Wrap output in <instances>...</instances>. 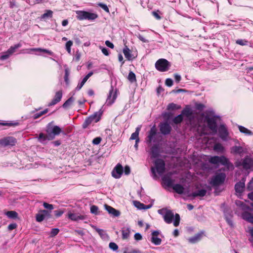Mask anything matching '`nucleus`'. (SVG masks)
I'll list each match as a JSON object with an SVG mask.
<instances>
[{
	"label": "nucleus",
	"instance_id": "b1692460",
	"mask_svg": "<svg viewBox=\"0 0 253 253\" xmlns=\"http://www.w3.org/2000/svg\"><path fill=\"white\" fill-rule=\"evenodd\" d=\"M26 50H27V51L25 52L24 53H27L29 54V53H31V51H42V52L48 53V54H49L50 55L53 54V52L52 51L48 50L47 49H42L41 48H30L29 49H27Z\"/></svg>",
	"mask_w": 253,
	"mask_h": 253
},
{
	"label": "nucleus",
	"instance_id": "4be33fe9",
	"mask_svg": "<svg viewBox=\"0 0 253 253\" xmlns=\"http://www.w3.org/2000/svg\"><path fill=\"white\" fill-rule=\"evenodd\" d=\"M242 217L248 222L253 223V214L245 211L242 213Z\"/></svg>",
	"mask_w": 253,
	"mask_h": 253
},
{
	"label": "nucleus",
	"instance_id": "6e6d98bb",
	"mask_svg": "<svg viewBox=\"0 0 253 253\" xmlns=\"http://www.w3.org/2000/svg\"><path fill=\"white\" fill-rule=\"evenodd\" d=\"M43 206L44 208L48 209L50 211H51L53 209V206L52 204H49L47 203L44 202L43 204Z\"/></svg>",
	"mask_w": 253,
	"mask_h": 253
},
{
	"label": "nucleus",
	"instance_id": "a18cd8bd",
	"mask_svg": "<svg viewBox=\"0 0 253 253\" xmlns=\"http://www.w3.org/2000/svg\"><path fill=\"white\" fill-rule=\"evenodd\" d=\"M73 45V42L71 41H68L65 45L66 46V49L68 51L69 53H71V47Z\"/></svg>",
	"mask_w": 253,
	"mask_h": 253
},
{
	"label": "nucleus",
	"instance_id": "680f3d73",
	"mask_svg": "<svg viewBox=\"0 0 253 253\" xmlns=\"http://www.w3.org/2000/svg\"><path fill=\"white\" fill-rule=\"evenodd\" d=\"M166 85H167L168 86H171L173 84V81L172 79L168 78L167 79L165 82Z\"/></svg>",
	"mask_w": 253,
	"mask_h": 253
},
{
	"label": "nucleus",
	"instance_id": "49530a36",
	"mask_svg": "<svg viewBox=\"0 0 253 253\" xmlns=\"http://www.w3.org/2000/svg\"><path fill=\"white\" fill-rule=\"evenodd\" d=\"M180 108V106H178L176 104L171 103L168 106V109L169 110H173Z\"/></svg>",
	"mask_w": 253,
	"mask_h": 253
},
{
	"label": "nucleus",
	"instance_id": "3c124183",
	"mask_svg": "<svg viewBox=\"0 0 253 253\" xmlns=\"http://www.w3.org/2000/svg\"><path fill=\"white\" fill-rule=\"evenodd\" d=\"M59 232V229L58 228H53L51 229V232L50 233V236L51 237H53L57 235Z\"/></svg>",
	"mask_w": 253,
	"mask_h": 253
},
{
	"label": "nucleus",
	"instance_id": "cd10ccee",
	"mask_svg": "<svg viewBox=\"0 0 253 253\" xmlns=\"http://www.w3.org/2000/svg\"><path fill=\"white\" fill-rule=\"evenodd\" d=\"M51 139H49L48 134L45 135L42 133H41L39 134L38 137V140L42 143L45 144L47 141L51 140Z\"/></svg>",
	"mask_w": 253,
	"mask_h": 253
},
{
	"label": "nucleus",
	"instance_id": "6ab92c4d",
	"mask_svg": "<svg viewBox=\"0 0 253 253\" xmlns=\"http://www.w3.org/2000/svg\"><path fill=\"white\" fill-rule=\"evenodd\" d=\"M68 217L73 221H77L79 220H84L85 218V216L79 214L78 213H74L71 212H68Z\"/></svg>",
	"mask_w": 253,
	"mask_h": 253
},
{
	"label": "nucleus",
	"instance_id": "13d9d810",
	"mask_svg": "<svg viewBox=\"0 0 253 253\" xmlns=\"http://www.w3.org/2000/svg\"><path fill=\"white\" fill-rule=\"evenodd\" d=\"M70 74V70L68 68H66L65 69V81L67 83L68 81V77Z\"/></svg>",
	"mask_w": 253,
	"mask_h": 253
},
{
	"label": "nucleus",
	"instance_id": "9b49d317",
	"mask_svg": "<svg viewBox=\"0 0 253 253\" xmlns=\"http://www.w3.org/2000/svg\"><path fill=\"white\" fill-rule=\"evenodd\" d=\"M123 172V168L121 164H118L112 170V175L115 178H119L122 175Z\"/></svg>",
	"mask_w": 253,
	"mask_h": 253
},
{
	"label": "nucleus",
	"instance_id": "4d7b16f0",
	"mask_svg": "<svg viewBox=\"0 0 253 253\" xmlns=\"http://www.w3.org/2000/svg\"><path fill=\"white\" fill-rule=\"evenodd\" d=\"M101 140H102V139L101 137H97L93 139L92 143L94 145H98L100 143Z\"/></svg>",
	"mask_w": 253,
	"mask_h": 253
},
{
	"label": "nucleus",
	"instance_id": "338daca9",
	"mask_svg": "<svg viewBox=\"0 0 253 253\" xmlns=\"http://www.w3.org/2000/svg\"><path fill=\"white\" fill-rule=\"evenodd\" d=\"M134 239L136 241L141 240L142 239L141 235L139 233H136L134 234Z\"/></svg>",
	"mask_w": 253,
	"mask_h": 253
},
{
	"label": "nucleus",
	"instance_id": "58836bf2",
	"mask_svg": "<svg viewBox=\"0 0 253 253\" xmlns=\"http://www.w3.org/2000/svg\"><path fill=\"white\" fill-rule=\"evenodd\" d=\"M202 234H200V233L196 235H195L194 237L189 238L188 239V240L190 243H195L199 241L200 240V239L202 237Z\"/></svg>",
	"mask_w": 253,
	"mask_h": 253
},
{
	"label": "nucleus",
	"instance_id": "423d86ee",
	"mask_svg": "<svg viewBox=\"0 0 253 253\" xmlns=\"http://www.w3.org/2000/svg\"><path fill=\"white\" fill-rule=\"evenodd\" d=\"M209 161L210 163L213 164H221L224 166H227L229 164L228 160L224 156H213L211 157Z\"/></svg>",
	"mask_w": 253,
	"mask_h": 253
},
{
	"label": "nucleus",
	"instance_id": "f8f14e48",
	"mask_svg": "<svg viewBox=\"0 0 253 253\" xmlns=\"http://www.w3.org/2000/svg\"><path fill=\"white\" fill-rule=\"evenodd\" d=\"M242 166L246 169H253V159L250 157H246L243 160Z\"/></svg>",
	"mask_w": 253,
	"mask_h": 253
},
{
	"label": "nucleus",
	"instance_id": "ddd939ff",
	"mask_svg": "<svg viewBox=\"0 0 253 253\" xmlns=\"http://www.w3.org/2000/svg\"><path fill=\"white\" fill-rule=\"evenodd\" d=\"M207 124L209 128L212 131V133L215 134L217 132V126L215 120L213 118H208Z\"/></svg>",
	"mask_w": 253,
	"mask_h": 253
},
{
	"label": "nucleus",
	"instance_id": "2eb2a0df",
	"mask_svg": "<svg viewBox=\"0 0 253 253\" xmlns=\"http://www.w3.org/2000/svg\"><path fill=\"white\" fill-rule=\"evenodd\" d=\"M245 179L243 178L242 180L235 184V189L236 193H239L240 195L243 192L245 189Z\"/></svg>",
	"mask_w": 253,
	"mask_h": 253
},
{
	"label": "nucleus",
	"instance_id": "09e8293b",
	"mask_svg": "<svg viewBox=\"0 0 253 253\" xmlns=\"http://www.w3.org/2000/svg\"><path fill=\"white\" fill-rule=\"evenodd\" d=\"M236 43L241 45H246L248 44V41L246 40L239 39L236 41Z\"/></svg>",
	"mask_w": 253,
	"mask_h": 253
},
{
	"label": "nucleus",
	"instance_id": "f257e3e1",
	"mask_svg": "<svg viewBox=\"0 0 253 253\" xmlns=\"http://www.w3.org/2000/svg\"><path fill=\"white\" fill-rule=\"evenodd\" d=\"M158 213L162 215L164 221L168 224L171 223L173 221V225L177 227L180 223V217L178 213L174 214L173 212L167 208H163L158 211Z\"/></svg>",
	"mask_w": 253,
	"mask_h": 253
},
{
	"label": "nucleus",
	"instance_id": "a211bd4d",
	"mask_svg": "<svg viewBox=\"0 0 253 253\" xmlns=\"http://www.w3.org/2000/svg\"><path fill=\"white\" fill-rule=\"evenodd\" d=\"M62 97V91L61 90L56 92L54 98L49 103L48 106H51L55 105L61 100Z\"/></svg>",
	"mask_w": 253,
	"mask_h": 253
},
{
	"label": "nucleus",
	"instance_id": "7ed1b4c3",
	"mask_svg": "<svg viewBox=\"0 0 253 253\" xmlns=\"http://www.w3.org/2000/svg\"><path fill=\"white\" fill-rule=\"evenodd\" d=\"M46 131L48 134L49 139L53 140L56 135L62 132L61 129L57 126H51L50 124L47 126Z\"/></svg>",
	"mask_w": 253,
	"mask_h": 253
},
{
	"label": "nucleus",
	"instance_id": "37998d69",
	"mask_svg": "<svg viewBox=\"0 0 253 253\" xmlns=\"http://www.w3.org/2000/svg\"><path fill=\"white\" fill-rule=\"evenodd\" d=\"M135 206L139 209L142 210V209H149L150 206H146L144 204L141 203L139 202H136Z\"/></svg>",
	"mask_w": 253,
	"mask_h": 253
},
{
	"label": "nucleus",
	"instance_id": "69168bd1",
	"mask_svg": "<svg viewBox=\"0 0 253 253\" xmlns=\"http://www.w3.org/2000/svg\"><path fill=\"white\" fill-rule=\"evenodd\" d=\"M137 38L143 42L147 43L149 42V41L148 40H146L145 38H144L142 35L140 34H138L137 35Z\"/></svg>",
	"mask_w": 253,
	"mask_h": 253
},
{
	"label": "nucleus",
	"instance_id": "dca6fc26",
	"mask_svg": "<svg viewBox=\"0 0 253 253\" xmlns=\"http://www.w3.org/2000/svg\"><path fill=\"white\" fill-rule=\"evenodd\" d=\"M160 234L159 231H154L152 233L151 242L155 245H159L161 244L162 240L158 236Z\"/></svg>",
	"mask_w": 253,
	"mask_h": 253
},
{
	"label": "nucleus",
	"instance_id": "4468645a",
	"mask_svg": "<svg viewBox=\"0 0 253 253\" xmlns=\"http://www.w3.org/2000/svg\"><path fill=\"white\" fill-rule=\"evenodd\" d=\"M218 132L219 136L222 139L224 140H226L228 133L227 129L224 125H221L218 128Z\"/></svg>",
	"mask_w": 253,
	"mask_h": 253
},
{
	"label": "nucleus",
	"instance_id": "c9c22d12",
	"mask_svg": "<svg viewBox=\"0 0 253 253\" xmlns=\"http://www.w3.org/2000/svg\"><path fill=\"white\" fill-rule=\"evenodd\" d=\"M5 214L8 218L11 219H15L18 217V213L13 211H8L6 212Z\"/></svg>",
	"mask_w": 253,
	"mask_h": 253
},
{
	"label": "nucleus",
	"instance_id": "9d476101",
	"mask_svg": "<svg viewBox=\"0 0 253 253\" xmlns=\"http://www.w3.org/2000/svg\"><path fill=\"white\" fill-rule=\"evenodd\" d=\"M117 98V91L114 90V88L111 86L109 91V94L106 99V103L107 105H112L115 101Z\"/></svg>",
	"mask_w": 253,
	"mask_h": 253
},
{
	"label": "nucleus",
	"instance_id": "2f4dec72",
	"mask_svg": "<svg viewBox=\"0 0 253 253\" xmlns=\"http://www.w3.org/2000/svg\"><path fill=\"white\" fill-rule=\"evenodd\" d=\"M140 130V127H139V126L137 127L136 128L135 131L131 134L129 139L130 140H135V141H136L137 140H139V133Z\"/></svg>",
	"mask_w": 253,
	"mask_h": 253
},
{
	"label": "nucleus",
	"instance_id": "412c9836",
	"mask_svg": "<svg viewBox=\"0 0 253 253\" xmlns=\"http://www.w3.org/2000/svg\"><path fill=\"white\" fill-rule=\"evenodd\" d=\"M105 207L107 211L114 216L117 217L120 215V212L119 211L108 205H105Z\"/></svg>",
	"mask_w": 253,
	"mask_h": 253
},
{
	"label": "nucleus",
	"instance_id": "a878e982",
	"mask_svg": "<svg viewBox=\"0 0 253 253\" xmlns=\"http://www.w3.org/2000/svg\"><path fill=\"white\" fill-rule=\"evenodd\" d=\"M76 18L79 20H85L86 11L84 10H77L75 11Z\"/></svg>",
	"mask_w": 253,
	"mask_h": 253
},
{
	"label": "nucleus",
	"instance_id": "473e14b6",
	"mask_svg": "<svg viewBox=\"0 0 253 253\" xmlns=\"http://www.w3.org/2000/svg\"><path fill=\"white\" fill-rule=\"evenodd\" d=\"M238 128H239L240 131L242 133H244L245 135H253V133L250 130L245 127L244 126H239Z\"/></svg>",
	"mask_w": 253,
	"mask_h": 253
},
{
	"label": "nucleus",
	"instance_id": "052dcab7",
	"mask_svg": "<svg viewBox=\"0 0 253 253\" xmlns=\"http://www.w3.org/2000/svg\"><path fill=\"white\" fill-rule=\"evenodd\" d=\"M100 49H101L102 52L106 56H108L109 55V52L108 50L104 47L100 46Z\"/></svg>",
	"mask_w": 253,
	"mask_h": 253
},
{
	"label": "nucleus",
	"instance_id": "f03ea898",
	"mask_svg": "<svg viewBox=\"0 0 253 253\" xmlns=\"http://www.w3.org/2000/svg\"><path fill=\"white\" fill-rule=\"evenodd\" d=\"M155 168H152L151 170L154 175V177H156L155 169L158 173L161 175L163 173L165 169V164L164 161L161 159H157L155 162Z\"/></svg>",
	"mask_w": 253,
	"mask_h": 253
},
{
	"label": "nucleus",
	"instance_id": "c85d7f7f",
	"mask_svg": "<svg viewBox=\"0 0 253 253\" xmlns=\"http://www.w3.org/2000/svg\"><path fill=\"white\" fill-rule=\"evenodd\" d=\"M85 20H94L98 18V16L96 13H92L86 11Z\"/></svg>",
	"mask_w": 253,
	"mask_h": 253
},
{
	"label": "nucleus",
	"instance_id": "c756f323",
	"mask_svg": "<svg viewBox=\"0 0 253 253\" xmlns=\"http://www.w3.org/2000/svg\"><path fill=\"white\" fill-rule=\"evenodd\" d=\"M150 154L152 158H156L158 156L159 149L156 145H154L151 148Z\"/></svg>",
	"mask_w": 253,
	"mask_h": 253
},
{
	"label": "nucleus",
	"instance_id": "1a4fd4ad",
	"mask_svg": "<svg viewBox=\"0 0 253 253\" xmlns=\"http://www.w3.org/2000/svg\"><path fill=\"white\" fill-rule=\"evenodd\" d=\"M50 212L46 210L40 211L36 215V221L39 222L50 217Z\"/></svg>",
	"mask_w": 253,
	"mask_h": 253
},
{
	"label": "nucleus",
	"instance_id": "5fc2aeb1",
	"mask_svg": "<svg viewBox=\"0 0 253 253\" xmlns=\"http://www.w3.org/2000/svg\"><path fill=\"white\" fill-rule=\"evenodd\" d=\"M92 75V72H90L89 73H88L83 79L82 81V83H84V84L85 82L87 81V80L89 79V78Z\"/></svg>",
	"mask_w": 253,
	"mask_h": 253
},
{
	"label": "nucleus",
	"instance_id": "f704fd0d",
	"mask_svg": "<svg viewBox=\"0 0 253 253\" xmlns=\"http://www.w3.org/2000/svg\"><path fill=\"white\" fill-rule=\"evenodd\" d=\"M232 151L235 154L241 155L244 153V149L241 146H234L232 148Z\"/></svg>",
	"mask_w": 253,
	"mask_h": 253
},
{
	"label": "nucleus",
	"instance_id": "ea45409f",
	"mask_svg": "<svg viewBox=\"0 0 253 253\" xmlns=\"http://www.w3.org/2000/svg\"><path fill=\"white\" fill-rule=\"evenodd\" d=\"M213 150L218 152H223L224 147L220 143H216L213 147Z\"/></svg>",
	"mask_w": 253,
	"mask_h": 253
},
{
	"label": "nucleus",
	"instance_id": "8fccbe9b",
	"mask_svg": "<svg viewBox=\"0 0 253 253\" xmlns=\"http://www.w3.org/2000/svg\"><path fill=\"white\" fill-rule=\"evenodd\" d=\"M48 111V109H46L42 111H41V112H40L39 113H36L34 115V119H38V118H39V117L42 116V115H44V114H46V113H47Z\"/></svg>",
	"mask_w": 253,
	"mask_h": 253
},
{
	"label": "nucleus",
	"instance_id": "f3484780",
	"mask_svg": "<svg viewBox=\"0 0 253 253\" xmlns=\"http://www.w3.org/2000/svg\"><path fill=\"white\" fill-rule=\"evenodd\" d=\"M160 129L162 133L164 134H168L170 133L171 127L167 123H164L160 125Z\"/></svg>",
	"mask_w": 253,
	"mask_h": 253
},
{
	"label": "nucleus",
	"instance_id": "79ce46f5",
	"mask_svg": "<svg viewBox=\"0 0 253 253\" xmlns=\"http://www.w3.org/2000/svg\"><path fill=\"white\" fill-rule=\"evenodd\" d=\"M74 101V98L73 97L69 98L63 104V107L64 108H67L70 106Z\"/></svg>",
	"mask_w": 253,
	"mask_h": 253
},
{
	"label": "nucleus",
	"instance_id": "0e129e2a",
	"mask_svg": "<svg viewBox=\"0 0 253 253\" xmlns=\"http://www.w3.org/2000/svg\"><path fill=\"white\" fill-rule=\"evenodd\" d=\"M10 55L9 54V53H7V52L6 51V52H4L3 54V55H2L0 56V59L2 60H5V59H7L9 57Z\"/></svg>",
	"mask_w": 253,
	"mask_h": 253
},
{
	"label": "nucleus",
	"instance_id": "c03bdc74",
	"mask_svg": "<svg viewBox=\"0 0 253 253\" xmlns=\"http://www.w3.org/2000/svg\"><path fill=\"white\" fill-rule=\"evenodd\" d=\"M183 120V116H182V114H180V115H178V116H177L176 117H175L173 120V122L176 124H178L180 123H181Z\"/></svg>",
	"mask_w": 253,
	"mask_h": 253
},
{
	"label": "nucleus",
	"instance_id": "864d4df0",
	"mask_svg": "<svg viewBox=\"0 0 253 253\" xmlns=\"http://www.w3.org/2000/svg\"><path fill=\"white\" fill-rule=\"evenodd\" d=\"M109 247L113 251H117L118 249V245L114 242L110 243L109 245Z\"/></svg>",
	"mask_w": 253,
	"mask_h": 253
},
{
	"label": "nucleus",
	"instance_id": "774afa93",
	"mask_svg": "<svg viewBox=\"0 0 253 253\" xmlns=\"http://www.w3.org/2000/svg\"><path fill=\"white\" fill-rule=\"evenodd\" d=\"M247 188L249 190H252L253 189V178L248 183Z\"/></svg>",
	"mask_w": 253,
	"mask_h": 253
},
{
	"label": "nucleus",
	"instance_id": "39448f33",
	"mask_svg": "<svg viewBox=\"0 0 253 253\" xmlns=\"http://www.w3.org/2000/svg\"><path fill=\"white\" fill-rule=\"evenodd\" d=\"M101 114L98 112H96L90 116L84 121L83 124V127L85 128L91 124L98 122L101 118Z\"/></svg>",
	"mask_w": 253,
	"mask_h": 253
},
{
	"label": "nucleus",
	"instance_id": "bb28decb",
	"mask_svg": "<svg viewBox=\"0 0 253 253\" xmlns=\"http://www.w3.org/2000/svg\"><path fill=\"white\" fill-rule=\"evenodd\" d=\"M123 53L125 56V57L128 60H132V55L131 53V51L129 48L127 46H125V47L123 49Z\"/></svg>",
	"mask_w": 253,
	"mask_h": 253
},
{
	"label": "nucleus",
	"instance_id": "72a5a7b5",
	"mask_svg": "<svg viewBox=\"0 0 253 253\" xmlns=\"http://www.w3.org/2000/svg\"><path fill=\"white\" fill-rule=\"evenodd\" d=\"M182 116L184 115L187 118H190L192 115V111L189 107H186L182 111Z\"/></svg>",
	"mask_w": 253,
	"mask_h": 253
},
{
	"label": "nucleus",
	"instance_id": "0eeeda50",
	"mask_svg": "<svg viewBox=\"0 0 253 253\" xmlns=\"http://www.w3.org/2000/svg\"><path fill=\"white\" fill-rule=\"evenodd\" d=\"M225 177L226 175L223 173L217 174L212 178L210 183L213 186L219 185L223 183Z\"/></svg>",
	"mask_w": 253,
	"mask_h": 253
},
{
	"label": "nucleus",
	"instance_id": "e433bc0d",
	"mask_svg": "<svg viewBox=\"0 0 253 253\" xmlns=\"http://www.w3.org/2000/svg\"><path fill=\"white\" fill-rule=\"evenodd\" d=\"M163 181L164 183L169 187H172L173 185H174L173 184V181L169 177H164L163 178Z\"/></svg>",
	"mask_w": 253,
	"mask_h": 253
},
{
	"label": "nucleus",
	"instance_id": "a19ab883",
	"mask_svg": "<svg viewBox=\"0 0 253 253\" xmlns=\"http://www.w3.org/2000/svg\"><path fill=\"white\" fill-rule=\"evenodd\" d=\"M127 79L131 83L135 82L136 81L135 74L133 72L130 71L127 77Z\"/></svg>",
	"mask_w": 253,
	"mask_h": 253
},
{
	"label": "nucleus",
	"instance_id": "bf43d9fd",
	"mask_svg": "<svg viewBox=\"0 0 253 253\" xmlns=\"http://www.w3.org/2000/svg\"><path fill=\"white\" fill-rule=\"evenodd\" d=\"M64 212L65 211L64 210H57L54 211V214L56 217H60L64 213Z\"/></svg>",
	"mask_w": 253,
	"mask_h": 253
},
{
	"label": "nucleus",
	"instance_id": "20e7f679",
	"mask_svg": "<svg viewBox=\"0 0 253 253\" xmlns=\"http://www.w3.org/2000/svg\"><path fill=\"white\" fill-rule=\"evenodd\" d=\"M170 64L169 62L165 59H160L155 63L156 68L160 72H165L169 70Z\"/></svg>",
	"mask_w": 253,
	"mask_h": 253
},
{
	"label": "nucleus",
	"instance_id": "aec40b11",
	"mask_svg": "<svg viewBox=\"0 0 253 253\" xmlns=\"http://www.w3.org/2000/svg\"><path fill=\"white\" fill-rule=\"evenodd\" d=\"M156 134V129L155 126H153L149 132L147 136V143L150 144Z\"/></svg>",
	"mask_w": 253,
	"mask_h": 253
},
{
	"label": "nucleus",
	"instance_id": "393cba45",
	"mask_svg": "<svg viewBox=\"0 0 253 253\" xmlns=\"http://www.w3.org/2000/svg\"><path fill=\"white\" fill-rule=\"evenodd\" d=\"M172 188L174 191L179 194H183L185 190L184 187L179 184H174L172 186Z\"/></svg>",
	"mask_w": 253,
	"mask_h": 253
},
{
	"label": "nucleus",
	"instance_id": "4c0bfd02",
	"mask_svg": "<svg viewBox=\"0 0 253 253\" xmlns=\"http://www.w3.org/2000/svg\"><path fill=\"white\" fill-rule=\"evenodd\" d=\"M122 238L123 239H126L129 236L130 230L128 228H124L122 230Z\"/></svg>",
	"mask_w": 253,
	"mask_h": 253
},
{
	"label": "nucleus",
	"instance_id": "7c9ffc66",
	"mask_svg": "<svg viewBox=\"0 0 253 253\" xmlns=\"http://www.w3.org/2000/svg\"><path fill=\"white\" fill-rule=\"evenodd\" d=\"M53 11L51 10H46L45 13L43 14L40 17L41 20H45L47 18H50L52 17Z\"/></svg>",
	"mask_w": 253,
	"mask_h": 253
},
{
	"label": "nucleus",
	"instance_id": "e2e57ef3",
	"mask_svg": "<svg viewBox=\"0 0 253 253\" xmlns=\"http://www.w3.org/2000/svg\"><path fill=\"white\" fill-rule=\"evenodd\" d=\"M94 229L101 237L106 235V233L103 230L96 227L94 228Z\"/></svg>",
	"mask_w": 253,
	"mask_h": 253
},
{
	"label": "nucleus",
	"instance_id": "6e6552de",
	"mask_svg": "<svg viewBox=\"0 0 253 253\" xmlns=\"http://www.w3.org/2000/svg\"><path fill=\"white\" fill-rule=\"evenodd\" d=\"M16 143V139L11 136L5 137L0 139V146L2 147L14 146Z\"/></svg>",
	"mask_w": 253,
	"mask_h": 253
},
{
	"label": "nucleus",
	"instance_id": "5701e85b",
	"mask_svg": "<svg viewBox=\"0 0 253 253\" xmlns=\"http://www.w3.org/2000/svg\"><path fill=\"white\" fill-rule=\"evenodd\" d=\"M207 193V190L205 189H200L195 191L192 193L190 195V196H192L194 198L196 197H204L206 195Z\"/></svg>",
	"mask_w": 253,
	"mask_h": 253
},
{
	"label": "nucleus",
	"instance_id": "de8ad7c7",
	"mask_svg": "<svg viewBox=\"0 0 253 253\" xmlns=\"http://www.w3.org/2000/svg\"><path fill=\"white\" fill-rule=\"evenodd\" d=\"M98 6L102 8L104 10H105L106 12L109 13L110 11L109 8L106 4L99 2L97 3Z\"/></svg>",
	"mask_w": 253,
	"mask_h": 253
},
{
	"label": "nucleus",
	"instance_id": "603ef678",
	"mask_svg": "<svg viewBox=\"0 0 253 253\" xmlns=\"http://www.w3.org/2000/svg\"><path fill=\"white\" fill-rule=\"evenodd\" d=\"M98 208L95 205L91 206L90 207V212L92 213L97 214H98Z\"/></svg>",
	"mask_w": 253,
	"mask_h": 253
}]
</instances>
